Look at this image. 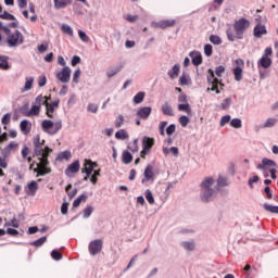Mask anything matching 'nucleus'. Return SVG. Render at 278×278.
I'll return each instance as SVG.
<instances>
[{"instance_id": "nucleus-1", "label": "nucleus", "mask_w": 278, "mask_h": 278, "mask_svg": "<svg viewBox=\"0 0 278 278\" xmlns=\"http://www.w3.org/2000/svg\"><path fill=\"white\" fill-rule=\"evenodd\" d=\"M34 157H38L39 163L37 167L33 168V172L36 173V177H45V175H50L51 167H49V155L53 150L49 147H45V140L40 141V137L34 139Z\"/></svg>"}, {"instance_id": "nucleus-2", "label": "nucleus", "mask_w": 278, "mask_h": 278, "mask_svg": "<svg viewBox=\"0 0 278 278\" xmlns=\"http://www.w3.org/2000/svg\"><path fill=\"white\" fill-rule=\"evenodd\" d=\"M251 27V21L241 17L233 23V30L228 28L226 31V36L230 42H236V40H242L244 38V31Z\"/></svg>"}, {"instance_id": "nucleus-3", "label": "nucleus", "mask_w": 278, "mask_h": 278, "mask_svg": "<svg viewBox=\"0 0 278 278\" xmlns=\"http://www.w3.org/2000/svg\"><path fill=\"white\" fill-rule=\"evenodd\" d=\"M212 186H214V178L212 177H206L201 184V200L204 203L210 202L212 197H214V189H212Z\"/></svg>"}, {"instance_id": "nucleus-4", "label": "nucleus", "mask_w": 278, "mask_h": 278, "mask_svg": "<svg viewBox=\"0 0 278 278\" xmlns=\"http://www.w3.org/2000/svg\"><path fill=\"white\" fill-rule=\"evenodd\" d=\"M41 128L46 134H50V136H55L60 129H62V122H52L50 119H45L41 123Z\"/></svg>"}, {"instance_id": "nucleus-5", "label": "nucleus", "mask_w": 278, "mask_h": 278, "mask_svg": "<svg viewBox=\"0 0 278 278\" xmlns=\"http://www.w3.org/2000/svg\"><path fill=\"white\" fill-rule=\"evenodd\" d=\"M8 34V46L9 47H18V45H23L25 37L23 36V33L15 30L13 33H7Z\"/></svg>"}, {"instance_id": "nucleus-6", "label": "nucleus", "mask_w": 278, "mask_h": 278, "mask_svg": "<svg viewBox=\"0 0 278 278\" xmlns=\"http://www.w3.org/2000/svg\"><path fill=\"white\" fill-rule=\"evenodd\" d=\"M208 73L211 75V77H207V84H211V88H207V91L210 92V90L212 92H216V94H220V90H218V84H220V86H223V83L220 80H218V78L216 77V75L214 74V70L210 68Z\"/></svg>"}, {"instance_id": "nucleus-7", "label": "nucleus", "mask_w": 278, "mask_h": 278, "mask_svg": "<svg viewBox=\"0 0 278 278\" xmlns=\"http://www.w3.org/2000/svg\"><path fill=\"white\" fill-rule=\"evenodd\" d=\"M101 251H103V240L96 239L89 243L90 255H98Z\"/></svg>"}, {"instance_id": "nucleus-8", "label": "nucleus", "mask_w": 278, "mask_h": 278, "mask_svg": "<svg viewBox=\"0 0 278 278\" xmlns=\"http://www.w3.org/2000/svg\"><path fill=\"white\" fill-rule=\"evenodd\" d=\"M71 67L65 66L61 72L56 73V78L62 81V84H68L71 81Z\"/></svg>"}, {"instance_id": "nucleus-9", "label": "nucleus", "mask_w": 278, "mask_h": 278, "mask_svg": "<svg viewBox=\"0 0 278 278\" xmlns=\"http://www.w3.org/2000/svg\"><path fill=\"white\" fill-rule=\"evenodd\" d=\"M237 67L232 70L235 80L236 81H242V66H244V61L242 59H237L236 61Z\"/></svg>"}, {"instance_id": "nucleus-10", "label": "nucleus", "mask_w": 278, "mask_h": 278, "mask_svg": "<svg viewBox=\"0 0 278 278\" xmlns=\"http://www.w3.org/2000/svg\"><path fill=\"white\" fill-rule=\"evenodd\" d=\"M143 179L141 180V184H147V181H155V173H153V165H147L144 173H143Z\"/></svg>"}, {"instance_id": "nucleus-11", "label": "nucleus", "mask_w": 278, "mask_h": 278, "mask_svg": "<svg viewBox=\"0 0 278 278\" xmlns=\"http://www.w3.org/2000/svg\"><path fill=\"white\" fill-rule=\"evenodd\" d=\"M80 164L79 161H74L68 167L65 169V175L67 177H73V175L79 173Z\"/></svg>"}, {"instance_id": "nucleus-12", "label": "nucleus", "mask_w": 278, "mask_h": 278, "mask_svg": "<svg viewBox=\"0 0 278 278\" xmlns=\"http://www.w3.org/2000/svg\"><path fill=\"white\" fill-rule=\"evenodd\" d=\"M60 108V100H56L52 103L47 102L46 104V114L48 118H53V112Z\"/></svg>"}, {"instance_id": "nucleus-13", "label": "nucleus", "mask_w": 278, "mask_h": 278, "mask_svg": "<svg viewBox=\"0 0 278 278\" xmlns=\"http://www.w3.org/2000/svg\"><path fill=\"white\" fill-rule=\"evenodd\" d=\"M277 168V163H275V161L270 160V159H266L264 157L262 160V163H260L256 168H258V170H266V168Z\"/></svg>"}, {"instance_id": "nucleus-14", "label": "nucleus", "mask_w": 278, "mask_h": 278, "mask_svg": "<svg viewBox=\"0 0 278 278\" xmlns=\"http://www.w3.org/2000/svg\"><path fill=\"white\" fill-rule=\"evenodd\" d=\"M151 112H153V109L151 106H143L137 111V116L139 118H142V121H147V118L151 116Z\"/></svg>"}, {"instance_id": "nucleus-15", "label": "nucleus", "mask_w": 278, "mask_h": 278, "mask_svg": "<svg viewBox=\"0 0 278 278\" xmlns=\"http://www.w3.org/2000/svg\"><path fill=\"white\" fill-rule=\"evenodd\" d=\"M18 149V142L11 141L3 150L2 155H5V157H10L12 155V151H16Z\"/></svg>"}, {"instance_id": "nucleus-16", "label": "nucleus", "mask_w": 278, "mask_h": 278, "mask_svg": "<svg viewBox=\"0 0 278 278\" xmlns=\"http://www.w3.org/2000/svg\"><path fill=\"white\" fill-rule=\"evenodd\" d=\"M177 22L175 20H163L155 24V27H159L160 29H168V27H175V24Z\"/></svg>"}, {"instance_id": "nucleus-17", "label": "nucleus", "mask_w": 278, "mask_h": 278, "mask_svg": "<svg viewBox=\"0 0 278 278\" xmlns=\"http://www.w3.org/2000/svg\"><path fill=\"white\" fill-rule=\"evenodd\" d=\"M257 66H258V68H270V66H273V59H270L268 56H262L257 61Z\"/></svg>"}, {"instance_id": "nucleus-18", "label": "nucleus", "mask_w": 278, "mask_h": 278, "mask_svg": "<svg viewBox=\"0 0 278 278\" xmlns=\"http://www.w3.org/2000/svg\"><path fill=\"white\" fill-rule=\"evenodd\" d=\"M190 58L193 66H201V64H203V55H201V52H191Z\"/></svg>"}, {"instance_id": "nucleus-19", "label": "nucleus", "mask_w": 278, "mask_h": 278, "mask_svg": "<svg viewBox=\"0 0 278 278\" xmlns=\"http://www.w3.org/2000/svg\"><path fill=\"white\" fill-rule=\"evenodd\" d=\"M154 144H155V139H153L151 137H143L142 149L151 151V149H153Z\"/></svg>"}, {"instance_id": "nucleus-20", "label": "nucleus", "mask_w": 278, "mask_h": 278, "mask_svg": "<svg viewBox=\"0 0 278 278\" xmlns=\"http://www.w3.org/2000/svg\"><path fill=\"white\" fill-rule=\"evenodd\" d=\"M266 34H267L266 26L258 24L254 27L255 38H262L263 36H266Z\"/></svg>"}, {"instance_id": "nucleus-21", "label": "nucleus", "mask_w": 278, "mask_h": 278, "mask_svg": "<svg viewBox=\"0 0 278 278\" xmlns=\"http://www.w3.org/2000/svg\"><path fill=\"white\" fill-rule=\"evenodd\" d=\"M37 191H38V182L33 180L30 184H28L26 193L28 194V197H36Z\"/></svg>"}, {"instance_id": "nucleus-22", "label": "nucleus", "mask_w": 278, "mask_h": 278, "mask_svg": "<svg viewBox=\"0 0 278 278\" xmlns=\"http://www.w3.org/2000/svg\"><path fill=\"white\" fill-rule=\"evenodd\" d=\"M51 101V97H47V96H42L39 94L36 99H35V105L42 108V105H47V103Z\"/></svg>"}, {"instance_id": "nucleus-23", "label": "nucleus", "mask_w": 278, "mask_h": 278, "mask_svg": "<svg viewBox=\"0 0 278 278\" xmlns=\"http://www.w3.org/2000/svg\"><path fill=\"white\" fill-rule=\"evenodd\" d=\"M40 106H38L37 104H33L30 110L24 113V116H40Z\"/></svg>"}, {"instance_id": "nucleus-24", "label": "nucleus", "mask_w": 278, "mask_h": 278, "mask_svg": "<svg viewBox=\"0 0 278 278\" xmlns=\"http://www.w3.org/2000/svg\"><path fill=\"white\" fill-rule=\"evenodd\" d=\"M20 129L22 131V134H29V131H31V124H29V121L24 119L21 122L20 124Z\"/></svg>"}, {"instance_id": "nucleus-25", "label": "nucleus", "mask_w": 278, "mask_h": 278, "mask_svg": "<svg viewBox=\"0 0 278 278\" xmlns=\"http://www.w3.org/2000/svg\"><path fill=\"white\" fill-rule=\"evenodd\" d=\"M123 164H131L134 162V155L129 151H124L122 154Z\"/></svg>"}, {"instance_id": "nucleus-26", "label": "nucleus", "mask_w": 278, "mask_h": 278, "mask_svg": "<svg viewBox=\"0 0 278 278\" xmlns=\"http://www.w3.org/2000/svg\"><path fill=\"white\" fill-rule=\"evenodd\" d=\"M86 201H88V195L83 193L73 202V207H79V205H81V203H86Z\"/></svg>"}, {"instance_id": "nucleus-27", "label": "nucleus", "mask_w": 278, "mask_h": 278, "mask_svg": "<svg viewBox=\"0 0 278 278\" xmlns=\"http://www.w3.org/2000/svg\"><path fill=\"white\" fill-rule=\"evenodd\" d=\"M66 5H71V0H56L54 1L55 10H62L66 8Z\"/></svg>"}, {"instance_id": "nucleus-28", "label": "nucleus", "mask_w": 278, "mask_h": 278, "mask_svg": "<svg viewBox=\"0 0 278 278\" xmlns=\"http://www.w3.org/2000/svg\"><path fill=\"white\" fill-rule=\"evenodd\" d=\"M162 112L165 116H175L173 113V106H170L168 102H165L164 105H162Z\"/></svg>"}, {"instance_id": "nucleus-29", "label": "nucleus", "mask_w": 278, "mask_h": 278, "mask_svg": "<svg viewBox=\"0 0 278 278\" xmlns=\"http://www.w3.org/2000/svg\"><path fill=\"white\" fill-rule=\"evenodd\" d=\"M115 138L117 140H127V138H129V134H127V130L121 129L117 132H115Z\"/></svg>"}, {"instance_id": "nucleus-30", "label": "nucleus", "mask_w": 278, "mask_h": 278, "mask_svg": "<svg viewBox=\"0 0 278 278\" xmlns=\"http://www.w3.org/2000/svg\"><path fill=\"white\" fill-rule=\"evenodd\" d=\"M123 71V65H119L117 67L111 68L106 72V76L110 78L114 77V75H117V73H121Z\"/></svg>"}, {"instance_id": "nucleus-31", "label": "nucleus", "mask_w": 278, "mask_h": 278, "mask_svg": "<svg viewBox=\"0 0 278 278\" xmlns=\"http://www.w3.org/2000/svg\"><path fill=\"white\" fill-rule=\"evenodd\" d=\"M170 79H177L179 77V65H174L173 68L168 72Z\"/></svg>"}, {"instance_id": "nucleus-32", "label": "nucleus", "mask_w": 278, "mask_h": 278, "mask_svg": "<svg viewBox=\"0 0 278 278\" xmlns=\"http://www.w3.org/2000/svg\"><path fill=\"white\" fill-rule=\"evenodd\" d=\"M73 188V185H67L65 188V192H67L70 199H75V197L77 195V188L73 189L71 191V189Z\"/></svg>"}, {"instance_id": "nucleus-33", "label": "nucleus", "mask_w": 278, "mask_h": 278, "mask_svg": "<svg viewBox=\"0 0 278 278\" xmlns=\"http://www.w3.org/2000/svg\"><path fill=\"white\" fill-rule=\"evenodd\" d=\"M265 212H269L270 214H278V206H273L268 203L263 205Z\"/></svg>"}, {"instance_id": "nucleus-34", "label": "nucleus", "mask_w": 278, "mask_h": 278, "mask_svg": "<svg viewBox=\"0 0 278 278\" xmlns=\"http://www.w3.org/2000/svg\"><path fill=\"white\" fill-rule=\"evenodd\" d=\"M144 197L150 205L155 203V198H153V192H151V189L146 190Z\"/></svg>"}, {"instance_id": "nucleus-35", "label": "nucleus", "mask_w": 278, "mask_h": 278, "mask_svg": "<svg viewBox=\"0 0 278 278\" xmlns=\"http://www.w3.org/2000/svg\"><path fill=\"white\" fill-rule=\"evenodd\" d=\"M70 157H72L71 151H63L59 153V155L56 156V160L59 162H62V160H68Z\"/></svg>"}, {"instance_id": "nucleus-36", "label": "nucleus", "mask_w": 278, "mask_h": 278, "mask_svg": "<svg viewBox=\"0 0 278 278\" xmlns=\"http://www.w3.org/2000/svg\"><path fill=\"white\" fill-rule=\"evenodd\" d=\"M0 18H2L3 21H16V17L8 13V11H3V13H0Z\"/></svg>"}, {"instance_id": "nucleus-37", "label": "nucleus", "mask_w": 278, "mask_h": 278, "mask_svg": "<svg viewBox=\"0 0 278 278\" xmlns=\"http://www.w3.org/2000/svg\"><path fill=\"white\" fill-rule=\"evenodd\" d=\"M179 112H186L187 114H190L192 112V109H190V104L188 102L184 104H178Z\"/></svg>"}, {"instance_id": "nucleus-38", "label": "nucleus", "mask_w": 278, "mask_h": 278, "mask_svg": "<svg viewBox=\"0 0 278 278\" xmlns=\"http://www.w3.org/2000/svg\"><path fill=\"white\" fill-rule=\"evenodd\" d=\"M94 170L92 165H88V163L85 162V167L81 169V173H85L87 177H90L92 175V172Z\"/></svg>"}, {"instance_id": "nucleus-39", "label": "nucleus", "mask_w": 278, "mask_h": 278, "mask_svg": "<svg viewBox=\"0 0 278 278\" xmlns=\"http://www.w3.org/2000/svg\"><path fill=\"white\" fill-rule=\"evenodd\" d=\"M45 242H47V236L37 239L36 241L31 242L30 245L39 248V247H42V244H45Z\"/></svg>"}, {"instance_id": "nucleus-40", "label": "nucleus", "mask_w": 278, "mask_h": 278, "mask_svg": "<svg viewBox=\"0 0 278 278\" xmlns=\"http://www.w3.org/2000/svg\"><path fill=\"white\" fill-rule=\"evenodd\" d=\"M34 86V78L33 77H26V83L23 89V92L29 91V89Z\"/></svg>"}, {"instance_id": "nucleus-41", "label": "nucleus", "mask_w": 278, "mask_h": 278, "mask_svg": "<svg viewBox=\"0 0 278 278\" xmlns=\"http://www.w3.org/2000/svg\"><path fill=\"white\" fill-rule=\"evenodd\" d=\"M182 247L186 251H194L195 249L194 241H185L182 242Z\"/></svg>"}, {"instance_id": "nucleus-42", "label": "nucleus", "mask_w": 278, "mask_h": 278, "mask_svg": "<svg viewBox=\"0 0 278 278\" xmlns=\"http://www.w3.org/2000/svg\"><path fill=\"white\" fill-rule=\"evenodd\" d=\"M144 91H140L138 92L135 97H134V103H142L144 101Z\"/></svg>"}, {"instance_id": "nucleus-43", "label": "nucleus", "mask_w": 278, "mask_h": 278, "mask_svg": "<svg viewBox=\"0 0 278 278\" xmlns=\"http://www.w3.org/2000/svg\"><path fill=\"white\" fill-rule=\"evenodd\" d=\"M124 124H125V116L118 115L115 119L116 129H121V127H123Z\"/></svg>"}, {"instance_id": "nucleus-44", "label": "nucleus", "mask_w": 278, "mask_h": 278, "mask_svg": "<svg viewBox=\"0 0 278 278\" xmlns=\"http://www.w3.org/2000/svg\"><path fill=\"white\" fill-rule=\"evenodd\" d=\"M217 186H218L219 188H223V187H225V186H229V182H228V180H227L226 177L218 176Z\"/></svg>"}, {"instance_id": "nucleus-45", "label": "nucleus", "mask_w": 278, "mask_h": 278, "mask_svg": "<svg viewBox=\"0 0 278 278\" xmlns=\"http://www.w3.org/2000/svg\"><path fill=\"white\" fill-rule=\"evenodd\" d=\"M210 42H212V45H223V39L217 35H211Z\"/></svg>"}, {"instance_id": "nucleus-46", "label": "nucleus", "mask_w": 278, "mask_h": 278, "mask_svg": "<svg viewBox=\"0 0 278 278\" xmlns=\"http://www.w3.org/2000/svg\"><path fill=\"white\" fill-rule=\"evenodd\" d=\"M92 212H94V208L90 205H88L84 211V218H90V215L92 214Z\"/></svg>"}, {"instance_id": "nucleus-47", "label": "nucleus", "mask_w": 278, "mask_h": 278, "mask_svg": "<svg viewBox=\"0 0 278 278\" xmlns=\"http://www.w3.org/2000/svg\"><path fill=\"white\" fill-rule=\"evenodd\" d=\"M231 127H233L235 129H240V127H242V121H240V118H233L230 122Z\"/></svg>"}, {"instance_id": "nucleus-48", "label": "nucleus", "mask_w": 278, "mask_h": 278, "mask_svg": "<svg viewBox=\"0 0 278 278\" xmlns=\"http://www.w3.org/2000/svg\"><path fill=\"white\" fill-rule=\"evenodd\" d=\"M179 123H180L181 127H188V123H190V118H188V116H186V115H181L179 117Z\"/></svg>"}, {"instance_id": "nucleus-49", "label": "nucleus", "mask_w": 278, "mask_h": 278, "mask_svg": "<svg viewBox=\"0 0 278 278\" xmlns=\"http://www.w3.org/2000/svg\"><path fill=\"white\" fill-rule=\"evenodd\" d=\"M61 30L63 31V34H67V36H73V28H71V26L64 24L61 27Z\"/></svg>"}, {"instance_id": "nucleus-50", "label": "nucleus", "mask_w": 278, "mask_h": 278, "mask_svg": "<svg viewBox=\"0 0 278 278\" xmlns=\"http://www.w3.org/2000/svg\"><path fill=\"white\" fill-rule=\"evenodd\" d=\"M212 53H213L212 45L206 43L204 46V54L206 55V58H211Z\"/></svg>"}, {"instance_id": "nucleus-51", "label": "nucleus", "mask_w": 278, "mask_h": 278, "mask_svg": "<svg viewBox=\"0 0 278 278\" xmlns=\"http://www.w3.org/2000/svg\"><path fill=\"white\" fill-rule=\"evenodd\" d=\"M51 257H52V260H55L56 262H60V260H62V254L60 253V251L53 250L51 252Z\"/></svg>"}, {"instance_id": "nucleus-52", "label": "nucleus", "mask_w": 278, "mask_h": 278, "mask_svg": "<svg viewBox=\"0 0 278 278\" xmlns=\"http://www.w3.org/2000/svg\"><path fill=\"white\" fill-rule=\"evenodd\" d=\"M8 157L5 154L3 156H0V168H8Z\"/></svg>"}, {"instance_id": "nucleus-53", "label": "nucleus", "mask_w": 278, "mask_h": 278, "mask_svg": "<svg viewBox=\"0 0 278 278\" xmlns=\"http://www.w3.org/2000/svg\"><path fill=\"white\" fill-rule=\"evenodd\" d=\"M0 68L2 71H8L10 68V63H8V56L0 61Z\"/></svg>"}, {"instance_id": "nucleus-54", "label": "nucleus", "mask_w": 278, "mask_h": 278, "mask_svg": "<svg viewBox=\"0 0 278 278\" xmlns=\"http://www.w3.org/2000/svg\"><path fill=\"white\" fill-rule=\"evenodd\" d=\"M78 36H79V38L83 42H89L90 41V37H88V35H86V33L84 30H79Z\"/></svg>"}, {"instance_id": "nucleus-55", "label": "nucleus", "mask_w": 278, "mask_h": 278, "mask_svg": "<svg viewBox=\"0 0 278 278\" xmlns=\"http://www.w3.org/2000/svg\"><path fill=\"white\" fill-rule=\"evenodd\" d=\"M11 119H12V115L10 113H7L3 115L1 123L2 125H10Z\"/></svg>"}, {"instance_id": "nucleus-56", "label": "nucleus", "mask_w": 278, "mask_h": 278, "mask_svg": "<svg viewBox=\"0 0 278 278\" xmlns=\"http://www.w3.org/2000/svg\"><path fill=\"white\" fill-rule=\"evenodd\" d=\"M226 68L223 65H219L215 68V75L217 77H223V73H225Z\"/></svg>"}, {"instance_id": "nucleus-57", "label": "nucleus", "mask_w": 278, "mask_h": 278, "mask_svg": "<svg viewBox=\"0 0 278 278\" xmlns=\"http://www.w3.org/2000/svg\"><path fill=\"white\" fill-rule=\"evenodd\" d=\"M222 110H228L229 105H231V98H226L222 102Z\"/></svg>"}, {"instance_id": "nucleus-58", "label": "nucleus", "mask_w": 278, "mask_h": 278, "mask_svg": "<svg viewBox=\"0 0 278 278\" xmlns=\"http://www.w3.org/2000/svg\"><path fill=\"white\" fill-rule=\"evenodd\" d=\"M230 121H231L230 115L223 116L219 123L220 127H225V125H227V123H229Z\"/></svg>"}, {"instance_id": "nucleus-59", "label": "nucleus", "mask_w": 278, "mask_h": 278, "mask_svg": "<svg viewBox=\"0 0 278 278\" xmlns=\"http://www.w3.org/2000/svg\"><path fill=\"white\" fill-rule=\"evenodd\" d=\"M88 112H92V114H97L99 112V105L97 104H88L87 106Z\"/></svg>"}, {"instance_id": "nucleus-60", "label": "nucleus", "mask_w": 278, "mask_h": 278, "mask_svg": "<svg viewBox=\"0 0 278 278\" xmlns=\"http://www.w3.org/2000/svg\"><path fill=\"white\" fill-rule=\"evenodd\" d=\"M79 77H81V70H76L73 76L74 84H79Z\"/></svg>"}, {"instance_id": "nucleus-61", "label": "nucleus", "mask_w": 278, "mask_h": 278, "mask_svg": "<svg viewBox=\"0 0 278 278\" xmlns=\"http://www.w3.org/2000/svg\"><path fill=\"white\" fill-rule=\"evenodd\" d=\"M277 123V119L275 118H268L265 124L264 127H275V124Z\"/></svg>"}, {"instance_id": "nucleus-62", "label": "nucleus", "mask_w": 278, "mask_h": 278, "mask_svg": "<svg viewBox=\"0 0 278 278\" xmlns=\"http://www.w3.org/2000/svg\"><path fill=\"white\" fill-rule=\"evenodd\" d=\"M166 125H168V122H161L159 129H160V134L161 136H165L164 129H166Z\"/></svg>"}, {"instance_id": "nucleus-63", "label": "nucleus", "mask_w": 278, "mask_h": 278, "mask_svg": "<svg viewBox=\"0 0 278 278\" xmlns=\"http://www.w3.org/2000/svg\"><path fill=\"white\" fill-rule=\"evenodd\" d=\"M175 130H176L175 124L169 125V126L166 128V134H167V136H173V134L175 132Z\"/></svg>"}, {"instance_id": "nucleus-64", "label": "nucleus", "mask_w": 278, "mask_h": 278, "mask_svg": "<svg viewBox=\"0 0 278 278\" xmlns=\"http://www.w3.org/2000/svg\"><path fill=\"white\" fill-rule=\"evenodd\" d=\"M179 84H180V86H188V84H190V81L188 80V77H186V75H182L179 78Z\"/></svg>"}]
</instances>
